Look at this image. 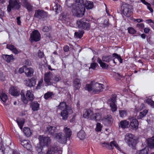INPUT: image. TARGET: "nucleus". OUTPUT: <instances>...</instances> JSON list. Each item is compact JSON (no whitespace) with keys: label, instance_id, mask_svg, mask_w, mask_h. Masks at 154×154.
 <instances>
[{"label":"nucleus","instance_id":"20","mask_svg":"<svg viewBox=\"0 0 154 154\" xmlns=\"http://www.w3.org/2000/svg\"><path fill=\"white\" fill-rule=\"evenodd\" d=\"M57 2L56 1L54 3L53 7V10L55 11L56 14L60 13L62 10V7L59 4L57 3Z\"/></svg>","mask_w":154,"mask_h":154},{"label":"nucleus","instance_id":"10","mask_svg":"<svg viewBox=\"0 0 154 154\" xmlns=\"http://www.w3.org/2000/svg\"><path fill=\"white\" fill-rule=\"evenodd\" d=\"M117 96L114 94L112 95L110 99L108 100V102L110 104L111 110L113 112L116 111L117 109V107L116 105Z\"/></svg>","mask_w":154,"mask_h":154},{"label":"nucleus","instance_id":"55","mask_svg":"<svg viewBox=\"0 0 154 154\" xmlns=\"http://www.w3.org/2000/svg\"><path fill=\"white\" fill-rule=\"evenodd\" d=\"M51 29V27L50 26H44L43 27L42 30L44 32H48L50 31Z\"/></svg>","mask_w":154,"mask_h":154},{"label":"nucleus","instance_id":"11","mask_svg":"<svg viewBox=\"0 0 154 154\" xmlns=\"http://www.w3.org/2000/svg\"><path fill=\"white\" fill-rule=\"evenodd\" d=\"M47 14L43 10H38L35 11V13L34 15L35 17L39 20H44L47 17Z\"/></svg>","mask_w":154,"mask_h":154},{"label":"nucleus","instance_id":"17","mask_svg":"<svg viewBox=\"0 0 154 154\" xmlns=\"http://www.w3.org/2000/svg\"><path fill=\"white\" fill-rule=\"evenodd\" d=\"M61 150H58L57 147H51L49 149L47 152V154H60L62 153Z\"/></svg>","mask_w":154,"mask_h":154},{"label":"nucleus","instance_id":"54","mask_svg":"<svg viewBox=\"0 0 154 154\" xmlns=\"http://www.w3.org/2000/svg\"><path fill=\"white\" fill-rule=\"evenodd\" d=\"M102 126L101 124L99 123H98L97 124L96 128L95 129L96 131H100L101 130Z\"/></svg>","mask_w":154,"mask_h":154},{"label":"nucleus","instance_id":"27","mask_svg":"<svg viewBox=\"0 0 154 154\" xmlns=\"http://www.w3.org/2000/svg\"><path fill=\"white\" fill-rule=\"evenodd\" d=\"M29 143V141L27 140H23L21 141L22 145L28 150L31 147V145Z\"/></svg>","mask_w":154,"mask_h":154},{"label":"nucleus","instance_id":"64","mask_svg":"<svg viewBox=\"0 0 154 154\" xmlns=\"http://www.w3.org/2000/svg\"><path fill=\"white\" fill-rule=\"evenodd\" d=\"M146 4L147 5V8L151 12H153V10L150 7V5L147 3Z\"/></svg>","mask_w":154,"mask_h":154},{"label":"nucleus","instance_id":"32","mask_svg":"<svg viewBox=\"0 0 154 154\" xmlns=\"http://www.w3.org/2000/svg\"><path fill=\"white\" fill-rule=\"evenodd\" d=\"M146 140L148 145L150 148H152L154 147V137L148 139Z\"/></svg>","mask_w":154,"mask_h":154},{"label":"nucleus","instance_id":"44","mask_svg":"<svg viewBox=\"0 0 154 154\" xmlns=\"http://www.w3.org/2000/svg\"><path fill=\"white\" fill-rule=\"evenodd\" d=\"M84 32L82 31H79L75 33V36L76 38H81L83 36Z\"/></svg>","mask_w":154,"mask_h":154},{"label":"nucleus","instance_id":"60","mask_svg":"<svg viewBox=\"0 0 154 154\" xmlns=\"http://www.w3.org/2000/svg\"><path fill=\"white\" fill-rule=\"evenodd\" d=\"M137 26L139 28L143 29L144 27V25L143 23H138L137 25Z\"/></svg>","mask_w":154,"mask_h":154},{"label":"nucleus","instance_id":"40","mask_svg":"<svg viewBox=\"0 0 154 154\" xmlns=\"http://www.w3.org/2000/svg\"><path fill=\"white\" fill-rule=\"evenodd\" d=\"M53 96V92L48 91L45 94L44 97L45 99L47 100L50 98H52Z\"/></svg>","mask_w":154,"mask_h":154},{"label":"nucleus","instance_id":"22","mask_svg":"<svg viewBox=\"0 0 154 154\" xmlns=\"http://www.w3.org/2000/svg\"><path fill=\"white\" fill-rule=\"evenodd\" d=\"M73 85L75 91L79 90L81 86L80 79H75L73 82Z\"/></svg>","mask_w":154,"mask_h":154},{"label":"nucleus","instance_id":"62","mask_svg":"<svg viewBox=\"0 0 154 154\" xmlns=\"http://www.w3.org/2000/svg\"><path fill=\"white\" fill-rule=\"evenodd\" d=\"M38 57L40 58L42 57L44 55V53L43 52H41L39 50L38 51Z\"/></svg>","mask_w":154,"mask_h":154},{"label":"nucleus","instance_id":"51","mask_svg":"<svg viewBox=\"0 0 154 154\" xmlns=\"http://www.w3.org/2000/svg\"><path fill=\"white\" fill-rule=\"evenodd\" d=\"M66 6L69 8L73 6V5L72 3V0H66Z\"/></svg>","mask_w":154,"mask_h":154},{"label":"nucleus","instance_id":"19","mask_svg":"<svg viewBox=\"0 0 154 154\" xmlns=\"http://www.w3.org/2000/svg\"><path fill=\"white\" fill-rule=\"evenodd\" d=\"M22 5L26 8L29 12L33 10V6L26 0H23L22 1Z\"/></svg>","mask_w":154,"mask_h":154},{"label":"nucleus","instance_id":"31","mask_svg":"<svg viewBox=\"0 0 154 154\" xmlns=\"http://www.w3.org/2000/svg\"><path fill=\"white\" fill-rule=\"evenodd\" d=\"M7 48L11 51L14 54H17L19 53V51L17 50L13 45L10 44H8L7 45Z\"/></svg>","mask_w":154,"mask_h":154},{"label":"nucleus","instance_id":"34","mask_svg":"<svg viewBox=\"0 0 154 154\" xmlns=\"http://www.w3.org/2000/svg\"><path fill=\"white\" fill-rule=\"evenodd\" d=\"M110 149H112L115 146L117 149L121 151V149L119 147L116 141H113L110 142L109 143Z\"/></svg>","mask_w":154,"mask_h":154},{"label":"nucleus","instance_id":"26","mask_svg":"<svg viewBox=\"0 0 154 154\" xmlns=\"http://www.w3.org/2000/svg\"><path fill=\"white\" fill-rule=\"evenodd\" d=\"M129 125V122L126 120H122L119 124V127L122 129L128 128Z\"/></svg>","mask_w":154,"mask_h":154},{"label":"nucleus","instance_id":"50","mask_svg":"<svg viewBox=\"0 0 154 154\" xmlns=\"http://www.w3.org/2000/svg\"><path fill=\"white\" fill-rule=\"evenodd\" d=\"M62 18L63 20H65L68 17V14L66 12H64L61 14Z\"/></svg>","mask_w":154,"mask_h":154},{"label":"nucleus","instance_id":"18","mask_svg":"<svg viewBox=\"0 0 154 154\" xmlns=\"http://www.w3.org/2000/svg\"><path fill=\"white\" fill-rule=\"evenodd\" d=\"M9 93L14 96H17L19 95V91L17 88L14 87H11L9 90Z\"/></svg>","mask_w":154,"mask_h":154},{"label":"nucleus","instance_id":"38","mask_svg":"<svg viewBox=\"0 0 154 154\" xmlns=\"http://www.w3.org/2000/svg\"><path fill=\"white\" fill-rule=\"evenodd\" d=\"M85 8L87 9H91L93 7V2L89 1H86L85 3Z\"/></svg>","mask_w":154,"mask_h":154},{"label":"nucleus","instance_id":"35","mask_svg":"<svg viewBox=\"0 0 154 154\" xmlns=\"http://www.w3.org/2000/svg\"><path fill=\"white\" fill-rule=\"evenodd\" d=\"M97 62L100 64V66L103 68L107 69L109 66L106 63H103L102 61L99 58H98L97 59Z\"/></svg>","mask_w":154,"mask_h":154},{"label":"nucleus","instance_id":"4","mask_svg":"<svg viewBox=\"0 0 154 154\" xmlns=\"http://www.w3.org/2000/svg\"><path fill=\"white\" fill-rule=\"evenodd\" d=\"M9 4L7 6V11L10 12L12 9L18 10L21 7L20 2L19 0H10Z\"/></svg>","mask_w":154,"mask_h":154},{"label":"nucleus","instance_id":"13","mask_svg":"<svg viewBox=\"0 0 154 154\" xmlns=\"http://www.w3.org/2000/svg\"><path fill=\"white\" fill-rule=\"evenodd\" d=\"M57 132L56 127L54 126L48 125L47 126L45 133L48 134H50L52 136L55 135Z\"/></svg>","mask_w":154,"mask_h":154},{"label":"nucleus","instance_id":"30","mask_svg":"<svg viewBox=\"0 0 154 154\" xmlns=\"http://www.w3.org/2000/svg\"><path fill=\"white\" fill-rule=\"evenodd\" d=\"M34 72L33 69L31 68H27L26 67L25 73L27 76L31 77L33 75Z\"/></svg>","mask_w":154,"mask_h":154},{"label":"nucleus","instance_id":"12","mask_svg":"<svg viewBox=\"0 0 154 154\" xmlns=\"http://www.w3.org/2000/svg\"><path fill=\"white\" fill-rule=\"evenodd\" d=\"M30 38L32 41H38L40 39L39 32L38 30H34L30 34Z\"/></svg>","mask_w":154,"mask_h":154},{"label":"nucleus","instance_id":"29","mask_svg":"<svg viewBox=\"0 0 154 154\" xmlns=\"http://www.w3.org/2000/svg\"><path fill=\"white\" fill-rule=\"evenodd\" d=\"M64 133L65 134V136L67 138H69L72 134V131L69 128L67 127H65L64 129Z\"/></svg>","mask_w":154,"mask_h":154},{"label":"nucleus","instance_id":"41","mask_svg":"<svg viewBox=\"0 0 154 154\" xmlns=\"http://www.w3.org/2000/svg\"><path fill=\"white\" fill-rule=\"evenodd\" d=\"M16 121L20 128L22 129L23 124L25 122L24 119H17Z\"/></svg>","mask_w":154,"mask_h":154},{"label":"nucleus","instance_id":"61","mask_svg":"<svg viewBox=\"0 0 154 154\" xmlns=\"http://www.w3.org/2000/svg\"><path fill=\"white\" fill-rule=\"evenodd\" d=\"M63 50L65 52H67L69 50V47L67 45H65L63 47Z\"/></svg>","mask_w":154,"mask_h":154},{"label":"nucleus","instance_id":"16","mask_svg":"<svg viewBox=\"0 0 154 154\" xmlns=\"http://www.w3.org/2000/svg\"><path fill=\"white\" fill-rule=\"evenodd\" d=\"M55 137L58 141L62 143H66L67 139L65 136L62 133H59L57 134Z\"/></svg>","mask_w":154,"mask_h":154},{"label":"nucleus","instance_id":"42","mask_svg":"<svg viewBox=\"0 0 154 154\" xmlns=\"http://www.w3.org/2000/svg\"><path fill=\"white\" fill-rule=\"evenodd\" d=\"M148 112L147 110H144L142 112L140 113L139 115L138 116V119H141L145 116Z\"/></svg>","mask_w":154,"mask_h":154},{"label":"nucleus","instance_id":"59","mask_svg":"<svg viewBox=\"0 0 154 154\" xmlns=\"http://www.w3.org/2000/svg\"><path fill=\"white\" fill-rule=\"evenodd\" d=\"M43 82V80L42 79H41L39 81V82L37 86L36 87V88L37 89H39L41 87V86H42Z\"/></svg>","mask_w":154,"mask_h":154},{"label":"nucleus","instance_id":"5","mask_svg":"<svg viewBox=\"0 0 154 154\" xmlns=\"http://www.w3.org/2000/svg\"><path fill=\"white\" fill-rule=\"evenodd\" d=\"M134 137L133 135L130 133H128L125 136V141L129 146L132 147L136 144V140Z\"/></svg>","mask_w":154,"mask_h":154},{"label":"nucleus","instance_id":"25","mask_svg":"<svg viewBox=\"0 0 154 154\" xmlns=\"http://www.w3.org/2000/svg\"><path fill=\"white\" fill-rule=\"evenodd\" d=\"M130 122V125L131 127L134 129H137L138 125V123L137 120L135 119H132Z\"/></svg>","mask_w":154,"mask_h":154},{"label":"nucleus","instance_id":"37","mask_svg":"<svg viewBox=\"0 0 154 154\" xmlns=\"http://www.w3.org/2000/svg\"><path fill=\"white\" fill-rule=\"evenodd\" d=\"M58 109L61 110H65L64 109H66V108H69L66 105V103L64 102H62L60 103L59 105L57 106Z\"/></svg>","mask_w":154,"mask_h":154},{"label":"nucleus","instance_id":"3","mask_svg":"<svg viewBox=\"0 0 154 154\" xmlns=\"http://www.w3.org/2000/svg\"><path fill=\"white\" fill-rule=\"evenodd\" d=\"M83 116L84 118H88L90 116L91 120H95L96 122L100 120L101 119L100 113H97L93 114L92 111L88 109L84 110Z\"/></svg>","mask_w":154,"mask_h":154},{"label":"nucleus","instance_id":"45","mask_svg":"<svg viewBox=\"0 0 154 154\" xmlns=\"http://www.w3.org/2000/svg\"><path fill=\"white\" fill-rule=\"evenodd\" d=\"M148 149L145 148L141 150L138 151L136 154H148Z\"/></svg>","mask_w":154,"mask_h":154},{"label":"nucleus","instance_id":"53","mask_svg":"<svg viewBox=\"0 0 154 154\" xmlns=\"http://www.w3.org/2000/svg\"><path fill=\"white\" fill-rule=\"evenodd\" d=\"M98 66V64L97 63H92L91 64V66L89 68V69H92L93 70H95L96 68Z\"/></svg>","mask_w":154,"mask_h":154},{"label":"nucleus","instance_id":"39","mask_svg":"<svg viewBox=\"0 0 154 154\" xmlns=\"http://www.w3.org/2000/svg\"><path fill=\"white\" fill-rule=\"evenodd\" d=\"M112 59V56H104L102 58V61L106 62H109Z\"/></svg>","mask_w":154,"mask_h":154},{"label":"nucleus","instance_id":"56","mask_svg":"<svg viewBox=\"0 0 154 154\" xmlns=\"http://www.w3.org/2000/svg\"><path fill=\"white\" fill-rule=\"evenodd\" d=\"M129 33L131 34H134L136 32V30L132 27H130L128 28Z\"/></svg>","mask_w":154,"mask_h":154},{"label":"nucleus","instance_id":"33","mask_svg":"<svg viewBox=\"0 0 154 154\" xmlns=\"http://www.w3.org/2000/svg\"><path fill=\"white\" fill-rule=\"evenodd\" d=\"M23 132L25 135L28 137H29L32 134V132L30 128L27 127L24 128Z\"/></svg>","mask_w":154,"mask_h":154},{"label":"nucleus","instance_id":"9","mask_svg":"<svg viewBox=\"0 0 154 154\" xmlns=\"http://www.w3.org/2000/svg\"><path fill=\"white\" fill-rule=\"evenodd\" d=\"M26 98L25 97V95L23 94L22 98L23 101L25 104H26L28 103V100L27 98L31 101H32L34 99V95L32 90H28L26 94Z\"/></svg>","mask_w":154,"mask_h":154},{"label":"nucleus","instance_id":"14","mask_svg":"<svg viewBox=\"0 0 154 154\" xmlns=\"http://www.w3.org/2000/svg\"><path fill=\"white\" fill-rule=\"evenodd\" d=\"M39 143L42 146L47 145L50 142V139L48 137H43L40 136L39 137Z\"/></svg>","mask_w":154,"mask_h":154},{"label":"nucleus","instance_id":"8","mask_svg":"<svg viewBox=\"0 0 154 154\" xmlns=\"http://www.w3.org/2000/svg\"><path fill=\"white\" fill-rule=\"evenodd\" d=\"M44 81L47 85H52L54 83L53 74L52 72L49 71L45 73L44 74Z\"/></svg>","mask_w":154,"mask_h":154},{"label":"nucleus","instance_id":"36","mask_svg":"<svg viewBox=\"0 0 154 154\" xmlns=\"http://www.w3.org/2000/svg\"><path fill=\"white\" fill-rule=\"evenodd\" d=\"M78 137L80 139L83 140L85 138L86 134L83 130H81L77 134Z\"/></svg>","mask_w":154,"mask_h":154},{"label":"nucleus","instance_id":"49","mask_svg":"<svg viewBox=\"0 0 154 154\" xmlns=\"http://www.w3.org/2000/svg\"><path fill=\"white\" fill-rule=\"evenodd\" d=\"M108 21V19H105L102 24H102V26L104 28L108 26H109Z\"/></svg>","mask_w":154,"mask_h":154},{"label":"nucleus","instance_id":"48","mask_svg":"<svg viewBox=\"0 0 154 154\" xmlns=\"http://www.w3.org/2000/svg\"><path fill=\"white\" fill-rule=\"evenodd\" d=\"M100 144L102 145L103 147L105 148L110 149L109 143L106 142L100 143Z\"/></svg>","mask_w":154,"mask_h":154},{"label":"nucleus","instance_id":"43","mask_svg":"<svg viewBox=\"0 0 154 154\" xmlns=\"http://www.w3.org/2000/svg\"><path fill=\"white\" fill-rule=\"evenodd\" d=\"M0 97L1 100L4 102H6L8 99L7 95L5 93H2L0 94Z\"/></svg>","mask_w":154,"mask_h":154},{"label":"nucleus","instance_id":"46","mask_svg":"<svg viewBox=\"0 0 154 154\" xmlns=\"http://www.w3.org/2000/svg\"><path fill=\"white\" fill-rule=\"evenodd\" d=\"M120 116V117L123 118L127 115V111L125 110H119Z\"/></svg>","mask_w":154,"mask_h":154},{"label":"nucleus","instance_id":"2","mask_svg":"<svg viewBox=\"0 0 154 154\" xmlns=\"http://www.w3.org/2000/svg\"><path fill=\"white\" fill-rule=\"evenodd\" d=\"M103 86L101 84L92 82L90 84L86 85L85 89L89 92L92 91L95 93H98L102 91Z\"/></svg>","mask_w":154,"mask_h":154},{"label":"nucleus","instance_id":"6","mask_svg":"<svg viewBox=\"0 0 154 154\" xmlns=\"http://www.w3.org/2000/svg\"><path fill=\"white\" fill-rule=\"evenodd\" d=\"M89 21L84 18L77 21V24L79 28H82L84 29L88 30L90 29V25Z\"/></svg>","mask_w":154,"mask_h":154},{"label":"nucleus","instance_id":"52","mask_svg":"<svg viewBox=\"0 0 154 154\" xmlns=\"http://www.w3.org/2000/svg\"><path fill=\"white\" fill-rule=\"evenodd\" d=\"M146 103L149 105H150L152 107L154 108V101L151 99H147L146 100Z\"/></svg>","mask_w":154,"mask_h":154},{"label":"nucleus","instance_id":"21","mask_svg":"<svg viewBox=\"0 0 154 154\" xmlns=\"http://www.w3.org/2000/svg\"><path fill=\"white\" fill-rule=\"evenodd\" d=\"M102 121L103 123L105 125L108 126L112 123L113 119L111 115H108L106 117L104 118Z\"/></svg>","mask_w":154,"mask_h":154},{"label":"nucleus","instance_id":"58","mask_svg":"<svg viewBox=\"0 0 154 154\" xmlns=\"http://www.w3.org/2000/svg\"><path fill=\"white\" fill-rule=\"evenodd\" d=\"M61 79V78L59 76H55L53 79V82H57L59 81Z\"/></svg>","mask_w":154,"mask_h":154},{"label":"nucleus","instance_id":"23","mask_svg":"<svg viewBox=\"0 0 154 154\" xmlns=\"http://www.w3.org/2000/svg\"><path fill=\"white\" fill-rule=\"evenodd\" d=\"M30 105V107L33 111H36L39 109V104L36 101L32 102Z\"/></svg>","mask_w":154,"mask_h":154},{"label":"nucleus","instance_id":"57","mask_svg":"<svg viewBox=\"0 0 154 154\" xmlns=\"http://www.w3.org/2000/svg\"><path fill=\"white\" fill-rule=\"evenodd\" d=\"M26 69V66H23L22 67L20 68L19 70V72L20 73H22L23 72H25Z\"/></svg>","mask_w":154,"mask_h":154},{"label":"nucleus","instance_id":"24","mask_svg":"<svg viewBox=\"0 0 154 154\" xmlns=\"http://www.w3.org/2000/svg\"><path fill=\"white\" fill-rule=\"evenodd\" d=\"M36 82L35 78L33 77L27 81L26 85L29 87H32L35 85Z\"/></svg>","mask_w":154,"mask_h":154},{"label":"nucleus","instance_id":"1","mask_svg":"<svg viewBox=\"0 0 154 154\" xmlns=\"http://www.w3.org/2000/svg\"><path fill=\"white\" fill-rule=\"evenodd\" d=\"M85 11V3L83 0H75L72 12L73 14L78 17H82Z\"/></svg>","mask_w":154,"mask_h":154},{"label":"nucleus","instance_id":"15","mask_svg":"<svg viewBox=\"0 0 154 154\" xmlns=\"http://www.w3.org/2000/svg\"><path fill=\"white\" fill-rule=\"evenodd\" d=\"M72 111L70 108H66V109L63 110L61 112V116L62 117L63 120H66L68 116V115L71 114Z\"/></svg>","mask_w":154,"mask_h":154},{"label":"nucleus","instance_id":"47","mask_svg":"<svg viewBox=\"0 0 154 154\" xmlns=\"http://www.w3.org/2000/svg\"><path fill=\"white\" fill-rule=\"evenodd\" d=\"M112 56L117 58L119 61L120 63H122V59L121 56L116 53H113L112 54Z\"/></svg>","mask_w":154,"mask_h":154},{"label":"nucleus","instance_id":"28","mask_svg":"<svg viewBox=\"0 0 154 154\" xmlns=\"http://www.w3.org/2000/svg\"><path fill=\"white\" fill-rule=\"evenodd\" d=\"M3 58L8 63L11 62V60L14 59L12 55H8L7 54H3L2 55Z\"/></svg>","mask_w":154,"mask_h":154},{"label":"nucleus","instance_id":"63","mask_svg":"<svg viewBox=\"0 0 154 154\" xmlns=\"http://www.w3.org/2000/svg\"><path fill=\"white\" fill-rule=\"evenodd\" d=\"M116 76L118 79L120 80H122V79L124 77V76L121 75L119 73L116 74Z\"/></svg>","mask_w":154,"mask_h":154},{"label":"nucleus","instance_id":"7","mask_svg":"<svg viewBox=\"0 0 154 154\" xmlns=\"http://www.w3.org/2000/svg\"><path fill=\"white\" fill-rule=\"evenodd\" d=\"M124 14L127 17H130L132 12V8L131 5L127 4H123L121 7Z\"/></svg>","mask_w":154,"mask_h":154}]
</instances>
